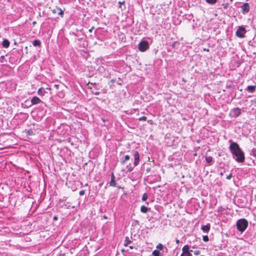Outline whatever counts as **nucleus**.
<instances>
[{
	"instance_id": "nucleus-9",
	"label": "nucleus",
	"mask_w": 256,
	"mask_h": 256,
	"mask_svg": "<svg viewBox=\"0 0 256 256\" xmlns=\"http://www.w3.org/2000/svg\"><path fill=\"white\" fill-rule=\"evenodd\" d=\"M31 102L32 104H36L40 103L42 101L38 97H32L31 99Z\"/></svg>"
},
{
	"instance_id": "nucleus-1",
	"label": "nucleus",
	"mask_w": 256,
	"mask_h": 256,
	"mask_svg": "<svg viewBox=\"0 0 256 256\" xmlns=\"http://www.w3.org/2000/svg\"><path fill=\"white\" fill-rule=\"evenodd\" d=\"M230 149L231 152L234 156V159L238 162H242L244 160V152L240 148L238 144L234 142H232L230 146Z\"/></svg>"
},
{
	"instance_id": "nucleus-22",
	"label": "nucleus",
	"mask_w": 256,
	"mask_h": 256,
	"mask_svg": "<svg viewBox=\"0 0 256 256\" xmlns=\"http://www.w3.org/2000/svg\"><path fill=\"white\" fill-rule=\"evenodd\" d=\"M126 168H128V171L129 172H131L132 171V170L134 169L133 167L130 164H128L126 166Z\"/></svg>"
},
{
	"instance_id": "nucleus-23",
	"label": "nucleus",
	"mask_w": 256,
	"mask_h": 256,
	"mask_svg": "<svg viewBox=\"0 0 256 256\" xmlns=\"http://www.w3.org/2000/svg\"><path fill=\"white\" fill-rule=\"evenodd\" d=\"M250 154L252 155L253 156H254L255 157H256V148H253Z\"/></svg>"
},
{
	"instance_id": "nucleus-20",
	"label": "nucleus",
	"mask_w": 256,
	"mask_h": 256,
	"mask_svg": "<svg viewBox=\"0 0 256 256\" xmlns=\"http://www.w3.org/2000/svg\"><path fill=\"white\" fill-rule=\"evenodd\" d=\"M130 158V157L128 155H126L124 156V159L122 161V164H124L125 162L128 160H129Z\"/></svg>"
},
{
	"instance_id": "nucleus-25",
	"label": "nucleus",
	"mask_w": 256,
	"mask_h": 256,
	"mask_svg": "<svg viewBox=\"0 0 256 256\" xmlns=\"http://www.w3.org/2000/svg\"><path fill=\"white\" fill-rule=\"evenodd\" d=\"M148 198V195L146 193H144L142 197V200L143 201H146Z\"/></svg>"
},
{
	"instance_id": "nucleus-33",
	"label": "nucleus",
	"mask_w": 256,
	"mask_h": 256,
	"mask_svg": "<svg viewBox=\"0 0 256 256\" xmlns=\"http://www.w3.org/2000/svg\"><path fill=\"white\" fill-rule=\"evenodd\" d=\"M232 174H230L228 176H226V178L228 180H230L232 178Z\"/></svg>"
},
{
	"instance_id": "nucleus-35",
	"label": "nucleus",
	"mask_w": 256,
	"mask_h": 256,
	"mask_svg": "<svg viewBox=\"0 0 256 256\" xmlns=\"http://www.w3.org/2000/svg\"><path fill=\"white\" fill-rule=\"evenodd\" d=\"M94 28V27H92L89 30V32H92Z\"/></svg>"
},
{
	"instance_id": "nucleus-32",
	"label": "nucleus",
	"mask_w": 256,
	"mask_h": 256,
	"mask_svg": "<svg viewBox=\"0 0 256 256\" xmlns=\"http://www.w3.org/2000/svg\"><path fill=\"white\" fill-rule=\"evenodd\" d=\"M184 256H192V254L190 252L184 254Z\"/></svg>"
},
{
	"instance_id": "nucleus-21",
	"label": "nucleus",
	"mask_w": 256,
	"mask_h": 256,
	"mask_svg": "<svg viewBox=\"0 0 256 256\" xmlns=\"http://www.w3.org/2000/svg\"><path fill=\"white\" fill-rule=\"evenodd\" d=\"M26 133L28 136H32L34 134V133L32 130H28L26 132Z\"/></svg>"
},
{
	"instance_id": "nucleus-11",
	"label": "nucleus",
	"mask_w": 256,
	"mask_h": 256,
	"mask_svg": "<svg viewBox=\"0 0 256 256\" xmlns=\"http://www.w3.org/2000/svg\"><path fill=\"white\" fill-rule=\"evenodd\" d=\"M202 230L204 232H208L210 230V224H208L206 225L202 226Z\"/></svg>"
},
{
	"instance_id": "nucleus-38",
	"label": "nucleus",
	"mask_w": 256,
	"mask_h": 256,
	"mask_svg": "<svg viewBox=\"0 0 256 256\" xmlns=\"http://www.w3.org/2000/svg\"><path fill=\"white\" fill-rule=\"evenodd\" d=\"M130 249H132V248H133V246H130Z\"/></svg>"
},
{
	"instance_id": "nucleus-14",
	"label": "nucleus",
	"mask_w": 256,
	"mask_h": 256,
	"mask_svg": "<svg viewBox=\"0 0 256 256\" xmlns=\"http://www.w3.org/2000/svg\"><path fill=\"white\" fill-rule=\"evenodd\" d=\"M206 160L210 165H211L212 163V162L213 161L212 157L210 156H206Z\"/></svg>"
},
{
	"instance_id": "nucleus-31",
	"label": "nucleus",
	"mask_w": 256,
	"mask_h": 256,
	"mask_svg": "<svg viewBox=\"0 0 256 256\" xmlns=\"http://www.w3.org/2000/svg\"><path fill=\"white\" fill-rule=\"evenodd\" d=\"M80 196H83L84 194V190H80L79 192Z\"/></svg>"
},
{
	"instance_id": "nucleus-13",
	"label": "nucleus",
	"mask_w": 256,
	"mask_h": 256,
	"mask_svg": "<svg viewBox=\"0 0 256 256\" xmlns=\"http://www.w3.org/2000/svg\"><path fill=\"white\" fill-rule=\"evenodd\" d=\"M10 44V42L6 39L4 40L2 43V46L6 48H8V47H9Z\"/></svg>"
},
{
	"instance_id": "nucleus-26",
	"label": "nucleus",
	"mask_w": 256,
	"mask_h": 256,
	"mask_svg": "<svg viewBox=\"0 0 256 256\" xmlns=\"http://www.w3.org/2000/svg\"><path fill=\"white\" fill-rule=\"evenodd\" d=\"M156 248L160 250H162L164 248V246L162 244H158L156 246Z\"/></svg>"
},
{
	"instance_id": "nucleus-10",
	"label": "nucleus",
	"mask_w": 256,
	"mask_h": 256,
	"mask_svg": "<svg viewBox=\"0 0 256 256\" xmlns=\"http://www.w3.org/2000/svg\"><path fill=\"white\" fill-rule=\"evenodd\" d=\"M249 6L248 3H244L242 6V9L244 12H248L249 11Z\"/></svg>"
},
{
	"instance_id": "nucleus-5",
	"label": "nucleus",
	"mask_w": 256,
	"mask_h": 256,
	"mask_svg": "<svg viewBox=\"0 0 256 256\" xmlns=\"http://www.w3.org/2000/svg\"><path fill=\"white\" fill-rule=\"evenodd\" d=\"M133 154V156L134 157V166H136L138 165L140 162V155L138 151L133 150L132 152Z\"/></svg>"
},
{
	"instance_id": "nucleus-16",
	"label": "nucleus",
	"mask_w": 256,
	"mask_h": 256,
	"mask_svg": "<svg viewBox=\"0 0 256 256\" xmlns=\"http://www.w3.org/2000/svg\"><path fill=\"white\" fill-rule=\"evenodd\" d=\"M255 86H248L246 88V90L249 92H252L255 90Z\"/></svg>"
},
{
	"instance_id": "nucleus-17",
	"label": "nucleus",
	"mask_w": 256,
	"mask_h": 256,
	"mask_svg": "<svg viewBox=\"0 0 256 256\" xmlns=\"http://www.w3.org/2000/svg\"><path fill=\"white\" fill-rule=\"evenodd\" d=\"M152 254L153 256H162L161 253L158 250H154L152 252Z\"/></svg>"
},
{
	"instance_id": "nucleus-15",
	"label": "nucleus",
	"mask_w": 256,
	"mask_h": 256,
	"mask_svg": "<svg viewBox=\"0 0 256 256\" xmlns=\"http://www.w3.org/2000/svg\"><path fill=\"white\" fill-rule=\"evenodd\" d=\"M148 208L144 206H142L141 207H140V212L142 213H146L148 212Z\"/></svg>"
},
{
	"instance_id": "nucleus-12",
	"label": "nucleus",
	"mask_w": 256,
	"mask_h": 256,
	"mask_svg": "<svg viewBox=\"0 0 256 256\" xmlns=\"http://www.w3.org/2000/svg\"><path fill=\"white\" fill-rule=\"evenodd\" d=\"M189 246L188 245H185L182 248V253L186 254L187 252H192V250H189Z\"/></svg>"
},
{
	"instance_id": "nucleus-3",
	"label": "nucleus",
	"mask_w": 256,
	"mask_h": 256,
	"mask_svg": "<svg viewBox=\"0 0 256 256\" xmlns=\"http://www.w3.org/2000/svg\"><path fill=\"white\" fill-rule=\"evenodd\" d=\"M246 32V31L244 27L239 26L236 32V36L238 38H242L244 36Z\"/></svg>"
},
{
	"instance_id": "nucleus-8",
	"label": "nucleus",
	"mask_w": 256,
	"mask_h": 256,
	"mask_svg": "<svg viewBox=\"0 0 256 256\" xmlns=\"http://www.w3.org/2000/svg\"><path fill=\"white\" fill-rule=\"evenodd\" d=\"M110 186L113 187L116 186V183L115 180V176L114 173L111 174V180L110 182Z\"/></svg>"
},
{
	"instance_id": "nucleus-4",
	"label": "nucleus",
	"mask_w": 256,
	"mask_h": 256,
	"mask_svg": "<svg viewBox=\"0 0 256 256\" xmlns=\"http://www.w3.org/2000/svg\"><path fill=\"white\" fill-rule=\"evenodd\" d=\"M148 48V42L146 41L141 42L138 44V49L141 52H144Z\"/></svg>"
},
{
	"instance_id": "nucleus-34",
	"label": "nucleus",
	"mask_w": 256,
	"mask_h": 256,
	"mask_svg": "<svg viewBox=\"0 0 256 256\" xmlns=\"http://www.w3.org/2000/svg\"><path fill=\"white\" fill-rule=\"evenodd\" d=\"M53 219H54V220H58V218H57V216H54V217Z\"/></svg>"
},
{
	"instance_id": "nucleus-29",
	"label": "nucleus",
	"mask_w": 256,
	"mask_h": 256,
	"mask_svg": "<svg viewBox=\"0 0 256 256\" xmlns=\"http://www.w3.org/2000/svg\"><path fill=\"white\" fill-rule=\"evenodd\" d=\"M44 90V88H40L38 90V94L40 95H44V93H43V91Z\"/></svg>"
},
{
	"instance_id": "nucleus-7",
	"label": "nucleus",
	"mask_w": 256,
	"mask_h": 256,
	"mask_svg": "<svg viewBox=\"0 0 256 256\" xmlns=\"http://www.w3.org/2000/svg\"><path fill=\"white\" fill-rule=\"evenodd\" d=\"M52 12L54 14H58L61 16H62L63 15V12L62 9L58 7H56L52 10Z\"/></svg>"
},
{
	"instance_id": "nucleus-2",
	"label": "nucleus",
	"mask_w": 256,
	"mask_h": 256,
	"mask_svg": "<svg viewBox=\"0 0 256 256\" xmlns=\"http://www.w3.org/2000/svg\"><path fill=\"white\" fill-rule=\"evenodd\" d=\"M248 226V221L244 218L238 220L236 222L237 229L242 232L245 230Z\"/></svg>"
},
{
	"instance_id": "nucleus-19",
	"label": "nucleus",
	"mask_w": 256,
	"mask_h": 256,
	"mask_svg": "<svg viewBox=\"0 0 256 256\" xmlns=\"http://www.w3.org/2000/svg\"><path fill=\"white\" fill-rule=\"evenodd\" d=\"M33 44L34 46H40V42L39 40H36L33 42Z\"/></svg>"
},
{
	"instance_id": "nucleus-28",
	"label": "nucleus",
	"mask_w": 256,
	"mask_h": 256,
	"mask_svg": "<svg viewBox=\"0 0 256 256\" xmlns=\"http://www.w3.org/2000/svg\"><path fill=\"white\" fill-rule=\"evenodd\" d=\"M147 119V118L145 116H143L138 118V120L140 121H146Z\"/></svg>"
},
{
	"instance_id": "nucleus-40",
	"label": "nucleus",
	"mask_w": 256,
	"mask_h": 256,
	"mask_svg": "<svg viewBox=\"0 0 256 256\" xmlns=\"http://www.w3.org/2000/svg\"><path fill=\"white\" fill-rule=\"evenodd\" d=\"M233 0H230L231 2H232Z\"/></svg>"
},
{
	"instance_id": "nucleus-18",
	"label": "nucleus",
	"mask_w": 256,
	"mask_h": 256,
	"mask_svg": "<svg viewBox=\"0 0 256 256\" xmlns=\"http://www.w3.org/2000/svg\"><path fill=\"white\" fill-rule=\"evenodd\" d=\"M131 241L130 240L129 238L126 236V239H125V241H124V246H128V244H130L131 243Z\"/></svg>"
},
{
	"instance_id": "nucleus-39",
	"label": "nucleus",
	"mask_w": 256,
	"mask_h": 256,
	"mask_svg": "<svg viewBox=\"0 0 256 256\" xmlns=\"http://www.w3.org/2000/svg\"><path fill=\"white\" fill-rule=\"evenodd\" d=\"M220 175H221V176H222V175H223L222 172H221V173H220Z\"/></svg>"
},
{
	"instance_id": "nucleus-30",
	"label": "nucleus",
	"mask_w": 256,
	"mask_h": 256,
	"mask_svg": "<svg viewBox=\"0 0 256 256\" xmlns=\"http://www.w3.org/2000/svg\"><path fill=\"white\" fill-rule=\"evenodd\" d=\"M194 253L195 255L198 256L199 255L200 253V251L199 250H196L194 252Z\"/></svg>"
},
{
	"instance_id": "nucleus-24",
	"label": "nucleus",
	"mask_w": 256,
	"mask_h": 256,
	"mask_svg": "<svg viewBox=\"0 0 256 256\" xmlns=\"http://www.w3.org/2000/svg\"><path fill=\"white\" fill-rule=\"evenodd\" d=\"M206 2L210 4H214L216 2V0H206Z\"/></svg>"
},
{
	"instance_id": "nucleus-37",
	"label": "nucleus",
	"mask_w": 256,
	"mask_h": 256,
	"mask_svg": "<svg viewBox=\"0 0 256 256\" xmlns=\"http://www.w3.org/2000/svg\"><path fill=\"white\" fill-rule=\"evenodd\" d=\"M180 256H184V254L182 253V254L180 255Z\"/></svg>"
},
{
	"instance_id": "nucleus-36",
	"label": "nucleus",
	"mask_w": 256,
	"mask_h": 256,
	"mask_svg": "<svg viewBox=\"0 0 256 256\" xmlns=\"http://www.w3.org/2000/svg\"><path fill=\"white\" fill-rule=\"evenodd\" d=\"M176 243L178 244L180 243V240L178 239L176 240Z\"/></svg>"
},
{
	"instance_id": "nucleus-27",
	"label": "nucleus",
	"mask_w": 256,
	"mask_h": 256,
	"mask_svg": "<svg viewBox=\"0 0 256 256\" xmlns=\"http://www.w3.org/2000/svg\"><path fill=\"white\" fill-rule=\"evenodd\" d=\"M202 240L204 242H207L208 241L209 238L208 236H204L202 237Z\"/></svg>"
},
{
	"instance_id": "nucleus-6",
	"label": "nucleus",
	"mask_w": 256,
	"mask_h": 256,
	"mask_svg": "<svg viewBox=\"0 0 256 256\" xmlns=\"http://www.w3.org/2000/svg\"><path fill=\"white\" fill-rule=\"evenodd\" d=\"M240 114H241L240 109L238 108H234V109H232V110L230 112V114L234 118H236L238 116H240Z\"/></svg>"
}]
</instances>
